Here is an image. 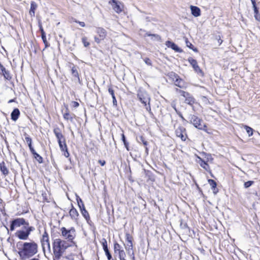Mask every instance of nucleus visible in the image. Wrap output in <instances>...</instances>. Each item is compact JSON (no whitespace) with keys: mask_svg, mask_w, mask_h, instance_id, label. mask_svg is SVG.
<instances>
[{"mask_svg":"<svg viewBox=\"0 0 260 260\" xmlns=\"http://www.w3.org/2000/svg\"><path fill=\"white\" fill-rule=\"evenodd\" d=\"M17 246L18 247V253L22 259L28 258L38 252V245L34 241L30 242H19Z\"/></svg>","mask_w":260,"mask_h":260,"instance_id":"obj_1","label":"nucleus"},{"mask_svg":"<svg viewBox=\"0 0 260 260\" xmlns=\"http://www.w3.org/2000/svg\"><path fill=\"white\" fill-rule=\"evenodd\" d=\"M71 245L68 241L60 238H55L53 240L52 247L55 259L59 260L66 250Z\"/></svg>","mask_w":260,"mask_h":260,"instance_id":"obj_2","label":"nucleus"},{"mask_svg":"<svg viewBox=\"0 0 260 260\" xmlns=\"http://www.w3.org/2000/svg\"><path fill=\"white\" fill-rule=\"evenodd\" d=\"M189 119L190 123H192L196 128L206 131V129H205L206 125L203 122L202 119L194 115H191L189 116Z\"/></svg>","mask_w":260,"mask_h":260,"instance_id":"obj_3","label":"nucleus"},{"mask_svg":"<svg viewBox=\"0 0 260 260\" xmlns=\"http://www.w3.org/2000/svg\"><path fill=\"white\" fill-rule=\"evenodd\" d=\"M61 232L62 236L66 239H68V241L72 242L75 237V230L74 228L67 230L66 228L63 227L61 229Z\"/></svg>","mask_w":260,"mask_h":260,"instance_id":"obj_4","label":"nucleus"},{"mask_svg":"<svg viewBox=\"0 0 260 260\" xmlns=\"http://www.w3.org/2000/svg\"><path fill=\"white\" fill-rule=\"evenodd\" d=\"M137 96L139 101L144 105L146 106V104H149L150 101V97L148 93L145 90H139L138 91Z\"/></svg>","mask_w":260,"mask_h":260,"instance_id":"obj_5","label":"nucleus"},{"mask_svg":"<svg viewBox=\"0 0 260 260\" xmlns=\"http://www.w3.org/2000/svg\"><path fill=\"white\" fill-rule=\"evenodd\" d=\"M21 225H29L28 222L23 218H18L12 220L10 225V230L13 231L16 228H19Z\"/></svg>","mask_w":260,"mask_h":260,"instance_id":"obj_6","label":"nucleus"},{"mask_svg":"<svg viewBox=\"0 0 260 260\" xmlns=\"http://www.w3.org/2000/svg\"><path fill=\"white\" fill-rule=\"evenodd\" d=\"M109 4L112 6L113 10L117 13H120L122 11L123 7L120 2L116 0H111Z\"/></svg>","mask_w":260,"mask_h":260,"instance_id":"obj_7","label":"nucleus"},{"mask_svg":"<svg viewBox=\"0 0 260 260\" xmlns=\"http://www.w3.org/2000/svg\"><path fill=\"white\" fill-rule=\"evenodd\" d=\"M41 242L43 249H44L45 246H46L48 248V249H50V244L49 241V235L46 231H45L42 235V237L41 239Z\"/></svg>","mask_w":260,"mask_h":260,"instance_id":"obj_8","label":"nucleus"},{"mask_svg":"<svg viewBox=\"0 0 260 260\" xmlns=\"http://www.w3.org/2000/svg\"><path fill=\"white\" fill-rule=\"evenodd\" d=\"M176 135L177 137L180 138L182 141H185L187 135L185 133V128L183 126H179L175 131Z\"/></svg>","mask_w":260,"mask_h":260,"instance_id":"obj_9","label":"nucleus"},{"mask_svg":"<svg viewBox=\"0 0 260 260\" xmlns=\"http://www.w3.org/2000/svg\"><path fill=\"white\" fill-rule=\"evenodd\" d=\"M188 61L191 64L192 68L196 73L198 74H200L202 76L203 75V73L200 68L199 67L198 64V62L196 60L194 59L192 57H189L188 59Z\"/></svg>","mask_w":260,"mask_h":260,"instance_id":"obj_10","label":"nucleus"},{"mask_svg":"<svg viewBox=\"0 0 260 260\" xmlns=\"http://www.w3.org/2000/svg\"><path fill=\"white\" fill-rule=\"evenodd\" d=\"M173 74L175 79L174 82L175 85L181 88H186L187 87L186 83L177 75L175 73H173Z\"/></svg>","mask_w":260,"mask_h":260,"instance_id":"obj_11","label":"nucleus"},{"mask_svg":"<svg viewBox=\"0 0 260 260\" xmlns=\"http://www.w3.org/2000/svg\"><path fill=\"white\" fill-rule=\"evenodd\" d=\"M15 236L20 240H26L28 239L29 235L28 234L26 230H18L15 233Z\"/></svg>","mask_w":260,"mask_h":260,"instance_id":"obj_12","label":"nucleus"},{"mask_svg":"<svg viewBox=\"0 0 260 260\" xmlns=\"http://www.w3.org/2000/svg\"><path fill=\"white\" fill-rule=\"evenodd\" d=\"M76 117L75 115L73 113H70L68 108H66L64 112L63 113V118L68 121L73 122L74 119Z\"/></svg>","mask_w":260,"mask_h":260,"instance_id":"obj_13","label":"nucleus"},{"mask_svg":"<svg viewBox=\"0 0 260 260\" xmlns=\"http://www.w3.org/2000/svg\"><path fill=\"white\" fill-rule=\"evenodd\" d=\"M96 32L99 35L101 39L104 40L107 36L106 30L102 27H97L96 28Z\"/></svg>","mask_w":260,"mask_h":260,"instance_id":"obj_14","label":"nucleus"},{"mask_svg":"<svg viewBox=\"0 0 260 260\" xmlns=\"http://www.w3.org/2000/svg\"><path fill=\"white\" fill-rule=\"evenodd\" d=\"M166 45L168 47L171 48L173 50L177 52H181L182 51L181 49H180L175 43L168 41L166 42Z\"/></svg>","mask_w":260,"mask_h":260,"instance_id":"obj_15","label":"nucleus"},{"mask_svg":"<svg viewBox=\"0 0 260 260\" xmlns=\"http://www.w3.org/2000/svg\"><path fill=\"white\" fill-rule=\"evenodd\" d=\"M198 158L199 159V160L198 161V162L200 164L201 167H202L204 169H205L206 171H208L210 170V167L207 162L205 160L202 159L200 157L198 156Z\"/></svg>","mask_w":260,"mask_h":260,"instance_id":"obj_16","label":"nucleus"},{"mask_svg":"<svg viewBox=\"0 0 260 260\" xmlns=\"http://www.w3.org/2000/svg\"><path fill=\"white\" fill-rule=\"evenodd\" d=\"M69 214L72 219L74 220H77L79 216V213L77 210L72 206V208L70 209Z\"/></svg>","mask_w":260,"mask_h":260,"instance_id":"obj_17","label":"nucleus"},{"mask_svg":"<svg viewBox=\"0 0 260 260\" xmlns=\"http://www.w3.org/2000/svg\"><path fill=\"white\" fill-rule=\"evenodd\" d=\"M190 9L191 11V14L194 17H198L201 15V11L200 8L196 6H190Z\"/></svg>","mask_w":260,"mask_h":260,"instance_id":"obj_18","label":"nucleus"},{"mask_svg":"<svg viewBox=\"0 0 260 260\" xmlns=\"http://www.w3.org/2000/svg\"><path fill=\"white\" fill-rule=\"evenodd\" d=\"M24 138H25V141L27 143V144H28V146L29 147L30 151V150H33V149H34V148L32 146V144H31V143H32V140H31V138L26 133H25L24 134Z\"/></svg>","mask_w":260,"mask_h":260,"instance_id":"obj_19","label":"nucleus"},{"mask_svg":"<svg viewBox=\"0 0 260 260\" xmlns=\"http://www.w3.org/2000/svg\"><path fill=\"white\" fill-rule=\"evenodd\" d=\"M53 132L57 139V141L59 140L64 139V137L61 134L60 130L59 128H55L53 130Z\"/></svg>","mask_w":260,"mask_h":260,"instance_id":"obj_20","label":"nucleus"},{"mask_svg":"<svg viewBox=\"0 0 260 260\" xmlns=\"http://www.w3.org/2000/svg\"><path fill=\"white\" fill-rule=\"evenodd\" d=\"M20 115V112L18 109L16 108L13 110L11 114V119L14 121H16Z\"/></svg>","mask_w":260,"mask_h":260,"instance_id":"obj_21","label":"nucleus"},{"mask_svg":"<svg viewBox=\"0 0 260 260\" xmlns=\"http://www.w3.org/2000/svg\"><path fill=\"white\" fill-rule=\"evenodd\" d=\"M38 7L37 4L34 1H32L30 4V9L29 10V14L31 16H35V11Z\"/></svg>","mask_w":260,"mask_h":260,"instance_id":"obj_22","label":"nucleus"},{"mask_svg":"<svg viewBox=\"0 0 260 260\" xmlns=\"http://www.w3.org/2000/svg\"><path fill=\"white\" fill-rule=\"evenodd\" d=\"M180 228L183 230V232L187 235L190 233V230L186 223L181 222Z\"/></svg>","mask_w":260,"mask_h":260,"instance_id":"obj_23","label":"nucleus"},{"mask_svg":"<svg viewBox=\"0 0 260 260\" xmlns=\"http://www.w3.org/2000/svg\"><path fill=\"white\" fill-rule=\"evenodd\" d=\"M0 170L5 175H7L9 174L8 169H7V167H6V165L4 162L0 163Z\"/></svg>","mask_w":260,"mask_h":260,"instance_id":"obj_24","label":"nucleus"},{"mask_svg":"<svg viewBox=\"0 0 260 260\" xmlns=\"http://www.w3.org/2000/svg\"><path fill=\"white\" fill-rule=\"evenodd\" d=\"M184 98L185 99V103L191 105L194 103V98L189 93H188V95L185 96Z\"/></svg>","mask_w":260,"mask_h":260,"instance_id":"obj_25","label":"nucleus"},{"mask_svg":"<svg viewBox=\"0 0 260 260\" xmlns=\"http://www.w3.org/2000/svg\"><path fill=\"white\" fill-rule=\"evenodd\" d=\"M30 152L39 163L41 164L43 162V158L36 152L34 149H33V150H30Z\"/></svg>","mask_w":260,"mask_h":260,"instance_id":"obj_26","label":"nucleus"},{"mask_svg":"<svg viewBox=\"0 0 260 260\" xmlns=\"http://www.w3.org/2000/svg\"><path fill=\"white\" fill-rule=\"evenodd\" d=\"M151 37V39L153 41H161V37L157 34H151L148 32H147L145 35V36Z\"/></svg>","mask_w":260,"mask_h":260,"instance_id":"obj_27","label":"nucleus"},{"mask_svg":"<svg viewBox=\"0 0 260 260\" xmlns=\"http://www.w3.org/2000/svg\"><path fill=\"white\" fill-rule=\"evenodd\" d=\"M81 213L84 217L87 220H89L90 217L88 212L85 209L84 204H82V208L80 209Z\"/></svg>","mask_w":260,"mask_h":260,"instance_id":"obj_28","label":"nucleus"},{"mask_svg":"<svg viewBox=\"0 0 260 260\" xmlns=\"http://www.w3.org/2000/svg\"><path fill=\"white\" fill-rule=\"evenodd\" d=\"M125 249L127 252L128 254H131V251H133V243L132 241L127 242L125 246Z\"/></svg>","mask_w":260,"mask_h":260,"instance_id":"obj_29","label":"nucleus"},{"mask_svg":"<svg viewBox=\"0 0 260 260\" xmlns=\"http://www.w3.org/2000/svg\"><path fill=\"white\" fill-rule=\"evenodd\" d=\"M72 75L75 77H76L79 81L80 80L78 72L75 66L73 67L72 68Z\"/></svg>","mask_w":260,"mask_h":260,"instance_id":"obj_30","label":"nucleus"},{"mask_svg":"<svg viewBox=\"0 0 260 260\" xmlns=\"http://www.w3.org/2000/svg\"><path fill=\"white\" fill-rule=\"evenodd\" d=\"M2 72L5 79L7 80L11 79V77L10 76V74L9 72L6 70V69H5L4 70H2Z\"/></svg>","mask_w":260,"mask_h":260,"instance_id":"obj_31","label":"nucleus"},{"mask_svg":"<svg viewBox=\"0 0 260 260\" xmlns=\"http://www.w3.org/2000/svg\"><path fill=\"white\" fill-rule=\"evenodd\" d=\"M41 34H42V39L45 45V47H47L48 46V43L46 40L45 32L44 31V30L42 28L41 29Z\"/></svg>","mask_w":260,"mask_h":260,"instance_id":"obj_32","label":"nucleus"},{"mask_svg":"<svg viewBox=\"0 0 260 260\" xmlns=\"http://www.w3.org/2000/svg\"><path fill=\"white\" fill-rule=\"evenodd\" d=\"M186 45V46L189 48L190 49H192L194 52H198V49L196 48H194L193 46L192 45V44L189 42L187 39H186L185 41Z\"/></svg>","mask_w":260,"mask_h":260,"instance_id":"obj_33","label":"nucleus"},{"mask_svg":"<svg viewBox=\"0 0 260 260\" xmlns=\"http://www.w3.org/2000/svg\"><path fill=\"white\" fill-rule=\"evenodd\" d=\"M251 2V3L252 4V7L253 8V10H254V13L255 14V18L256 19H257V17L256 16V15L258 13V9L257 8L256 6V2H255V0H250Z\"/></svg>","mask_w":260,"mask_h":260,"instance_id":"obj_34","label":"nucleus"},{"mask_svg":"<svg viewBox=\"0 0 260 260\" xmlns=\"http://www.w3.org/2000/svg\"><path fill=\"white\" fill-rule=\"evenodd\" d=\"M82 42L84 46L85 47H88L90 45V43L88 42V39L86 37H84L82 38Z\"/></svg>","mask_w":260,"mask_h":260,"instance_id":"obj_35","label":"nucleus"},{"mask_svg":"<svg viewBox=\"0 0 260 260\" xmlns=\"http://www.w3.org/2000/svg\"><path fill=\"white\" fill-rule=\"evenodd\" d=\"M114 250L115 253L118 252H119V251L121 250V246H120V245L118 243H115L114 244Z\"/></svg>","mask_w":260,"mask_h":260,"instance_id":"obj_36","label":"nucleus"},{"mask_svg":"<svg viewBox=\"0 0 260 260\" xmlns=\"http://www.w3.org/2000/svg\"><path fill=\"white\" fill-rule=\"evenodd\" d=\"M24 230H26V232H27L28 234L29 235L30 233L32 232L35 229L32 226H29L28 225H25L24 226Z\"/></svg>","mask_w":260,"mask_h":260,"instance_id":"obj_37","label":"nucleus"},{"mask_svg":"<svg viewBox=\"0 0 260 260\" xmlns=\"http://www.w3.org/2000/svg\"><path fill=\"white\" fill-rule=\"evenodd\" d=\"M245 128L247 132V133L248 134V136L250 137V136H251L253 134V129L252 128L247 126V125H245Z\"/></svg>","mask_w":260,"mask_h":260,"instance_id":"obj_38","label":"nucleus"},{"mask_svg":"<svg viewBox=\"0 0 260 260\" xmlns=\"http://www.w3.org/2000/svg\"><path fill=\"white\" fill-rule=\"evenodd\" d=\"M102 244L104 250H108L107 242L105 239H103L102 240Z\"/></svg>","mask_w":260,"mask_h":260,"instance_id":"obj_39","label":"nucleus"},{"mask_svg":"<svg viewBox=\"0 0 260 260\" xmlns=\"http://www.w3.org/2000/svg\"><path fill=\"white\" fill-rule=\"evenodd\" d=\"M208 182L212 189H215L216 188L217 184L215 181L212 179H209Z\"/></svg>","mask_w":260,"mask_h":260,"instance_id":"obj_40","label":"nucleus"},{"mask_svg":"<svg viewBox=\"0 0 260 260\" xmlns=\"http://www.w3.org/2000/svg\"><path fill=\"white\" fill-rule=\"evenodd\" d=\"M122 140L124 143V145L125 147V148H126L127 150H129V149H128V143L126 141V140H125V136H124V135L123 134H122Z\"/></svg>","mask_w":260,"mask_h":260,"instance_id":"obj_41","label":"nucleus"},{"mask_svg":"<svg viewBox=\"0 0 260 260\" xmlns=\"http://www.w3.org/2000/svg\"><path fill=\"white\" fill-rule=\"evenodd\" d=\"M118 253L119 258L125 257V253L123 250H121V251H119V252H118Z\"/></svg>","mask_w":260,"mask_h":260,"instance_id":"obj_42","label":"nucleus"},{"mask_svg":"<svg viewBox=\"0 0 260 260\" xmlns=\"http://www.w3.org/2000/svg\"><path fill=\"white\" fill-rule=\"evenodd\" d=\"M77 201L78 203V205L80 208V209L82 208V204H83V202H82V200L79 198V197L77 199Z\"/></svg>","mask_w":260,"mask_h":260,"instance_id":"obj_43","label":"nucleus"},{"mask_svg":"<svg viewBox=\"0 0 260 260\" xmlns=\"http://www.w3.org/2000/svg\"><path fill=\"white\" fill-rule=\"evenodd\" d=\"M253 183V181H248L247 182H245L244 187L245 188H248L250 187Z\"/></svg>","mask_w":260,"mask_h":260,"instance_id":"obj_44","label":"nucleus"},{"mask_svg":"<svg viewBox=\"0 0 260 260\" xmlns=\"http://www.w3.org/2000/svg\"><path fill=\"white\" fill-rule=\"evenodd\" d=\"M105 252V254L107 257V258L108 260H110L112 258V255L111 253H110L109 250H106L104 251Z\"/></svg>","mask_w":260,"mask_h":260,"instance_id":"obj_45","label":"nucleus"},{"mask_svg":"<svg viewBox=\"0 0 260 260\" xmlns=\"http://www.w3.org/2000/svg\"><path fill=\"white\" fill-rule=\"evenodd\" d=\"M57 141H58V143L60 148H62V145L63 144V143H66V139H62V140H59Z\"/></svg>","mask_w":260,"mask_h":260,"instance_id":"obj_46","label":"nucleus"},{"mask_svg":"<svg viewBox=\"0 0 260 260\" xmlns=\"http://www.w3.org/2000/svg\"><path fill=\"white\" fill-rule=\"evenodd\" d=\"M145 62L148 66H151V60H150L149 58H145L144 59Z\"/></svg>","mask_w":260,"mask_h":260,"instance_id":"obj_47","label":"nucleus"},{"mask_svg":"<svg viewBox=\"0 0 260 260\" xmlns=\"http://www.w3.org/2000/svg\"><path fill=\"white\" fill-rule=\"evenodd\" d=\"M94 39L95 42H96L98 44L100 43L101 41L103 40V39H101V38L97 37H94Z\"/></svg>","mask_w":260,"mask_h":260,"instance_id":"obj_48","label":"nucleus"},{"mask_svg":"<svg viewBox=\"0 0 260 260\" xmlns=\"http://www.w3.org/2000/svg\"><path fill=\"white\" fill-rule=\"evenodd\" d=\"M179 93H180L181 95L184 98L185 96H187L188 95V92L181 90L180 91H179Z\"/></svg>","mask_w":260,"mask_h":260,"instance_id":"obj_49","label":"nucleus"},{"mask_svg":"<svg viewBox=\"0 0 260 260\" xmlns=\"http://www.w3.org/2000/svg\"><path fill=\"white\" fill-rule=\"evenodd\" d=\"M179 93H180L181 95L184 98L185 96H187L188 95V92L181 90L180 91H179Z\"/></svg>","mask_w":260,"mask_h":260,"instance_id":"obj_50","label":"nucleus"},{"mask_svg":"<svg viewBox=\"0 0 260 260\" xmlns=\"http://www.w3.org/2000/svg\"><path fill=\"white\" fill-rule=\"evenodd\" d=\"M60 149L61 151L62 152L64 151H66V150H68V148H67L66 143H63V144L62 145V147L60 148Z\"/></svg>","mask_w":260,"mask_h":260,"instance_id":"obj_51","label":"nucleus"},{"mask_svg":"<svg viewBox=\"0 0 260 260\" xmlns=\"http://www.w3.org/2000/svg\"><path fill=\"white\" fill-rule=\"evenodd\" d=\"M140 140L142 142L144 145L146 146L147 145V142L144 140L143 137H140Z\"/></svg>","mask_w":260,"mask_h":260,"instance_id":"obj_52","label":"nucleus"},{"mask_svg":"<svg viewBox=\"0 0 260 260\" xmlns=\"http://www.w3.org/2000/svg\"><path fill=\"white\" fill-rule=\"evenodd\" d=\"M76 23H78L79 24V25L81 26V27H84L85 26V23L84 22H82V21H77V20H75L74 21Z\"/></svg>","mask_w":260,"mask_h":260,"instance_id":"obj_53","label":"nucleus"},{"mask_svg":"<svg viewBox=\"0 0 260 260\" xmlns=\"http://www.w3.org/2000/svg\"><path fill=\"white\" fill-rule=\"evenodd\" d=\"M63 155L66 157H69V156H70V153L69 152H68V150H66V151H63Z\"/></svg>","mask_w":260,"mask_h":260,"instance_id":"obj_54","label":"nucleus"},{"mask_svg":"<svg viewBox=\"0 0 260 260\" xmlns=\"http://www.w3.org/2000/svg\"><path fill=\"white\" fill-rule=\"evenodd\" d=\"M108 91H109V92L110 93V94L111 95L112 97H113V96H115L114 93V90L111 88H109L108 89Z\"/></svg>","mask_w":260,"mask_h":260,"instance_id":"obj_55","label":"nucleus"},{"mask_svg":"<svg viewBox=\"0 0 260 260\" xmlns=\"http://www.w3.org/2000/svg\"><path fill=\"white\" fill-rule=\"evenodd\" d=\"M206 157L207 161H208L210 159L211 160H212L213 159L211 154H206Z\"/></svg>","mask_w":260,"mask_h":260,"instance_id":"obj_56","label":"nucleus"},{"mask_svg":"<svg viewBox=\"0 0 260 260\" xmlns=\"http://www.w3.org/2000/svg\"><path fill=\"white\" fill-rule=\"evenodd\" d=\"M148 104V106L146 105V106H145V108L148 112H149V113H151V107L150 106V103Z\"/></svg>","mask_w":260,"mask_h":260,"instance_id":"obj_57","label":"nucleus"},{"mask_svg":"<svg viewBox=\"0 0 260 260\" xmlns=\"http://www.w3.org/2000/svg\"><path fill=\"white\" fill-rule=\"evenodd\" d=\"M72 104H73V105H72L73 107H74V108H77L79 105V103L78 102H75V101L72 102Z\"/></svg>","mask_w":260,"mask_h":260,"instance_id":"obj_58","label":"nucleus"},{"mask_svg":"<svg viewBox=\"0 0 260 260\" xmlns=\"http://www.w3.org/2000/svg\"><path fill=\"white\" fill-rule=\"evenodd\" d=\"M177 114L179 115V116L182 119L184 120L183 116L182 114L179 111H177Z\"/></svg>","mask_w":260,"mask_h":260,"instance_id":"obj_59","label":"nucleus"},{"mask_svg":"<svg viewBox=\"0 0 260 260\" xmlns=\"http://www.w3.org/2000/svg\"><path fill=\"white\" fill-rule=\"evenodd\" d=\"M129 256L131 257L132 260H135V256L134 253L133 251H131V254H129Z\"/></svg>","mask_w":260,"mask_h":260,"instance_id":"obj_60","label":"nucleus"},{"mask_svg":"<svg viewBox=\"0 0 260 260\" xmlns=\"http://www.w3.org/2000/svg\"><path fill=\"white\" fill-rule=\"evenodd\" d=\"M126 240H127V242H128V241H132L131 237H130L129 235H128V234L126 235Z\"/></svg>","mask_w":260,"mask_h":260,"instance_id":"obj_61","label":"nucleus"},{"mask_svg":"<svg viewBox=\"0 0 260 260\" xmlns=\"http://www.w3.org/2000/svg\"><path fill=\"white\" fill-rule=\"evenodd\" d=\"M112 99H113V104H114V105H116L117 101H116V100L115 96H113L112 97Z\"/></svg>","mask_w":260,"mask_h":260,"instance_id":"obj_62","label":"nucleus"},{"mask_svg":"<svg viewBox=\"0 0 260 260\" xmlns=\"http://www.w3.org/2000/svg\"><path fill=\"white\" fill-rule=\"evenodd\" d=\"M99 162L101 165V166H103L105 165V161L104 160H100L99 161Z\"/></svg>","mask_w":260,"mask_h":260,"instance_id":"obj_63","label":"nucleus"},{"mask_svg":"<svg viewBox=\"0 0 260 260\" xmlns=\"http://www.w3.org/2000/svg\"><path fill=\"white\" fill-rule=\"evenodd\" d=\"M5 68L4 67V66L0 63V69L1 71L4 70Z\"/></svg>","mask_w":260,"mask_h":260,"instance_id":"obj_64","label":"nucleus"}]
</instances>
